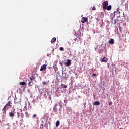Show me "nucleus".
Returning a JSON list of instances; mask_svg holds the SVG:
<instances>
[{"label":"nucleus","mask_w":129,"mask_h":129,"mask_svg":"<svg viewBox=\"0 0 129 129\" xmlns=\"http://www.w3.org/2000/svg\"><path fill=\"white\" fill-rule=\"evenodd\" d=\"M106 10H107V11H110L111 10V5H109L108 6H107Z\"/></svg>","instance_id":"11"},{"label":"nucleus","mask_w":129,"mask_h":129,"mask_svg":"<svg viewBox=\"0 0 129 129\" xmlns=\"http://www.w3.org/2000/svg\"><path fill=\"white\" fill-rule=\"evenodd\" d=\"M88 21V18L87 17H82L81 22L82 24H84L86 22H87Z\"/></svg>","instance_id":"4"},{"label":"nucleus","mask_w":129,"mask_h":129,"mask_svg":"<svg viewBox=\"0 0 129 129\" xmlns=\"http://www.w3.org/2000/svg\"><path fill=\"white\" fill-rule=\"evenodd\" d=\"M29 79H30V80H31V81H33V78L30 77H29Z\"/></svg>","instance_id":"25"},{"label":"nucleus","mask_w":129,"mask_h":129,"mask_svg":"<svg viewBox=\"0 0 129 129\" xmlns=\"http://www.w3.org/2000/svg\"><path fill=\"white\" fill-rule=\"evenodd\" d=\"M60 125V121H57L56 122V126L58 127L59 125Z\"/></svg>","instance_id":"15"},{"label":"nucleus","mask_w":129,"mask_h":129,"mask_svg":"<svg viewBox=\"0 0 129 129\" xmlns=\"http://www.w3.org/2000/svg\"><path fill=\"white\" fill-rule=\"evenodd\" d=\"M119 29L120 30V31H121V27H119Z\"/></svg>","instance_id":"29"},{"label":"nucleus","mask_w":129,"mask_h":129,"mask_svg":"<svg viewBox=\"0 0 129 129\" xmlns=\"http://www.w3.org/2000/svg\"><path fill=\"white\" fill-rule=\"evenodd\" d=\"M108 42H109V44L112 45V44H114V40H113V39H111L110 40V41H109Z\"/></svg>","instance_id":"8"},{"label":"nucleus","mask_w":129,"mask_h":129,"mask_svg":"<svg viewBox=\"0 0 129 129\" xmlns=\"http://www.w3.org/2000/svg\"><path fill=\"white\" fill-rule=\"evenodd\" d=\"M19 110H20V112H22V109H20Z\"/></svg>","instance_id":"31"},{"label":"nucleus","mask_w":129,"mask_h":129,"mask_svg":"<svg viewBox=\"0 0 129 129\" xmlns=\"http://www.w3.org/2000/svg\"><path fill=\"white\" fill-rule=\"evenodd\" d=\"M9 116H10V117H14V116H15V113L13 112H10Z\"/></svg>","instance_id":"13"},{"label":"nucleus","mask_w":129,"mask_h":129,"mask_svg":"<svg viewBox=\"0 0 129 129\" xmlns=\"http://www.w3.org/2000/svg\"><path fill=\"white\" fill-rule=\"evenodd\" d=\"M42 84L43 85H46L47 84V83L45 81L42 82Z\"/></svg>","instance_id":"20"},{"label":"nucleus","mask_w":129,"mask_h":129,"mask_svg":"<svg viewBox=\"0 0 129 129\" xmlns=\"http://www.w3.org/2000/svg\"><path fill=\"white\" fill-rule=\"evenodd\" d=\"M76 40H77V38L74 39V41H76Z\"/></svg>","instance_id":"30"},{"label":"nucleus","mask_w":129,"mask_h":129,"mask_svg":"<svg viewBox=\"0 0 129 129\" xmlns=\"http://www.w3.org/2000/svg\"><path fill=\"white\" fill-rule=\"evenodd\" d=\"M109 105L110 106H111V105H112V102H110L109 103Z\"/></svg>","instance_id":"21"},{"label":"nucleus","mask_w":129,"mask_h":129,"mask_svg":"<svg viewBox=\"0 0 129 129\" xmlns=\"http://www.w3.org/2000/svg\"><path fill=\"white\" fill-rule=\"evenodd\" d=\"M32 81H33L30 80L29 82H30V83H32Z\"/></svg>","instance_id":"33"},{"label":"nucleus","mask_w":129,"mask_h":129,"mask_svg":"<svg viewBox=\"0 0 129 129\" xmlns=\"http://www.w3.org/2000/svg\"><path fill=\"white\" fill-rule=\"evenodd\" d=\"M19 102H20V100H19V99H15V101H14L15 104H19Z\"/></svg>","instance_id":"9"},{"label":"nucleus","mask_w":129,"mask_h":129,"mask_svg":"<svg viewBox=\"0 0 129 129\" xmlns=\"http://www.w3.org/2000/svg\"><path fill=\"white\" fill-rule=\"evenodd\" d=\"M61 88H67V86H66V85H64L63 84H61Z\"/></svg>","instance_id":"14"},{"label":"nucleus","mask_w":129,"mask_h":129,"mask_svg":"<svg viewBox=\"0 0 129 129\" xmlns=\"http://www.w3.org/2000/svg\"><path fill=\"white\" fill-rule=\"evenodd\" d=\"M56 40H57V39H56V37L53 38L51 40V44H53V43H54V42H56Z\"/></svg>","instance_id":"12"},{"label":"nucleus","mask_w":129,"mask_h":129,"mask_svg":"<svg viewBox=\"0 0 129 129\" xmlns=\"http://www.w3.org/2000/svg\"><path fill=\"white\" fill-rule=\"evenodd\" d=\"M28 85H29V86H32V85H31V82H29L28 83Z\"/></svg>","instance_id":"26"},{"label":"nucleus","mask_w":129,"mask_h":129,"mask_svg":"<svg viewBox=\"0 0 129 129\" xmlns=\"http://www.w3.org/2000/svg\"><path fill=\"white\" fill-rule=\"evenodd\" d=\"M20 85H26V82H21L19 83Z\"/></svg>","instance_id":"16"},{"label":"nucleus","mask_w":129,"mask_h":129,"mask_svg":"<svg viewBox=\"0 0 129 129\" xmlns=\"http://www.w3.org/2000/svg\"><path fill=\"white\" fill-rule=\"evenodd\" d=\"M119 18H120V15L119 16Z\"/></svg>","instance_id":"34"},{"label":"nucleus","mask_w":129,"mask_h":129,"mask_svg":"<svg viewBox=\"0 0 129 129\" xmlns=\"http://www.w3.org/2000/svg\"><path fill=\"white\" fill-rule=\"evenodd\" d=\"M36 117H37V114H34L32 116V118H36Z\"/></svg>","instance_id":"18"},{"label":"nucleus","mask_w":129,"mask_h":129,"mask_svg":"<svg viewBox=\"0 0 129 129\" xmlns=\"http://www.w3.org/2000/svg\"><path fill=\"white\" fill-rule=\"evenodd\" d=\"M119 9V8H118L117 9V13H118V14H120V12H119V11H118Z\"/></svg>","instance_id":"24"},{"label":"nucleus","mask_w":129,"mask_h":129,"mask_svg":"<svg viewBox=\"0 0 129 129\" xmlns=\"http://www.w3.org/2000/svg\"><path fill=\"white\" fill-rule=\"evenodd\" d=\"M57 106L58 105L57 104H55V105H54V107L53 108L54 112H57V111H58V109L57 108Z\"/></svg>","instance_id":"6"},{"label":"nucleus","mask_w":129,"mask_h":129,"mask_svg":"<svg viewBox=\"0 0 129 129\" xmlns=\"http://www.w3.org/2000/svg\"><path fill=\"white\" fill-rule=\"evenodd\" d=\"M107 61H108V58H106V57H104L101 60V62H107Z\"/></svg>","instance_id":"7"},{"label":"nucleus","mask_w":129,"mask_h":129,"mask_svg":"<svg viewBox=\"0 0 129 129\" xmlns=\"http://www.w3.org/2000/svg\"><path fill=\"white\" fill-rule=\"evenodd\" d=\"M17 114H18V117H20V114H19V112L17 113Z\"/></svg>","instance_id":"28"},{"label":"nucleus","mask_w":129,"mask_h":129,"mask_svg":"<svg viewBox=\"0 0 129 129\" xmlns=\"http://www.w3.org/2000/svg\"><path fill=\"white\" fill-rule=\"evenodd\" d=\"M60 51H64V48L63 47H61L59 48Z\"/></svg>","instance_id":"19"},{"label":"nucleus","mask_w":129,"mask_h":129,"mask_svg":"<svg viewBox=\"0 0 129 129\" xmlns=\"http://www.w3.org/2000/svg\"><path fill=\"white\" fill-rule=\"evenodd\" d=\"M13 105H12V102L8 101V102L5 105L2 109V111H6V109H8L9 108H11Z\"/></svg>","instance_id":"1"},{"label":"nucleus","mask_w":129,"mask_h":129,"mask_svg":"<svg viewBox=\"0 0 129 129\" xmlns=\"http://www.w3.org/2000/svg\"><path fill=\"white\" fill-rule=\"evenodd\" d=\"M92 76H93V77H94V76H96V74H93Z\"/></svg>","instance_id":"27"},{"label":"nucleus","mask_w":129,"mask_h":129,"mask_svg":"<svg viewBox=\"0 0 129 129\" xmlns=\"http://www.w3.org/2000/svg\"><path fill=\"white\" fill-rule=\"evenodd\" d=\"M45 69H47V64H43L41 66L40 71H44Z\"/></svg>","instance_id":"3"},{"label":"nucleus","mask_w":129,"mask_h":129,"mask_svg":"<svg viewBox=\"0 0 129 129\" xmlns=\"http://www.w3.org/2000/svg\"><path fill=\"white\" fill-rule=\"evenodd\" d=\"M102 48V47H100V51H103V49Z\"/></svg>","instance_id":"23"},{"label":"nucleus","mask_w":129,"mask_h":129,"mask_svg":"<svg viewBox=\"0 0 129 129\" xmlns=\"http://www.w3.org/2000/svg\"><path fill=\"white\" fill-rule=\"evenodd\" d=\"M21 115H22V117H23V116H24V115L22 113H21Z\"/></svg>","instance_id":"32"},{"label":"nucleus","mask_w":129,"mask_h":129,"mask_svg":"<svg viewBox=\"0 0 129 129\" xmlns=\"http://www.w3.org/2000/svg\"><path fill=\"white\" fill-rule=\"evenodd\" d=\"M102 6L103 9H104V10H106V7L108 6V1H105L102 4Z\"/></svg>","instance_id":"2"},{"label":"nucleus","mask_w":129,"mask_h":129,"mask_svg":"<svg viewBox=\"0 0 129 129\" xmlns=\"http://www.w3.org/2000/svg\"><path fill=\"white\" fill-rule=\"evenodd\" d=\"M59 106L60 108H62L63 107V105H62V103H61V102L59 103Z\"/></svg>","instance_id":"17"},{"label":"nucleus","mask_w":129,"mask_h":129,"mask_svg":"<svg viewBox=\"0 0 129 129\" xmlns=\"http://www.w3.org/2000/svg\"><path fill=\"white\" fill-rule=\"evenodd\" d=\"M92 11H95V10H96L95 7H93L92 8Z\"/></svg>","instance_id":"22"},{"label":"nucleus","mask_w":129,"mask_h":129,"mask_svg":"<svg viewBox=\"0 0 129 129\" xmlns=\"http://www.w3.org/2000/svg\"><path fill=\"white\" fill-rule=\"evenodd\" d=\"M65 66L67 67L70 66L71 65V60L70 59H68L67 62H65Z\"/></svg>","instance_id":"5"},{"label":"nucleus","mask_w":129,"mask_h":129,"mask_svg":"<svg viewBox=\"0 0 129 129\" xmlns=\"http://www.w3.org/2000/svg\"><path fill=\"white\" fill-rule=\"evenodd\" d=\"M100 104V103L98 101H95L94 103V105L97 106V105H99Z\"/></svg>","instance_id":"10"}]
</instances>
